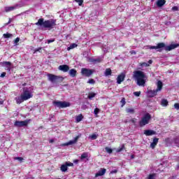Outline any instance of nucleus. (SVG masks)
<instances>
[{
	"label": "nucleus",
	"mask_w": 179,
	"mask_h": 179,
	"mask_svg": "<svg viewBox=\"0 0 179 179\" xmlns=\"http://www.w3.org/2000/svg\"><path fill=\"white\" fill-rule=\"evenodd\" d=\"M178 47H179L178 43H173L166 46L165 43H157L156 46L147 45L146 48L147 50H157V51H159V52H162V51H163V49L165 50V51H171V50H174Z\"/></svg>",
	"instance_id": "f257e3e1"
},
{
	"label": "nucleus",
	"mask_w": 179,
	"mask_h": 179,
	"mask_svg": "<svg viewBox=\"0 0 179 179\" xmlns=\"http://www.w3.org/2000/svg\"><path fill=\"white\" fill-rule=\"evenodd\" d=\"M23 92L21 93L20 96L15 97L17 104H20L23 103V101H26V100H29L33 97V90L29 87H23Z\"/></svg>",
	"instance_id": "f03ea898"
},
{
	"label": "nucleus",
	"mask_w": 179,
	"mask_h": 179,
	"mask_svg": "<svg viewBox=\"0 0 179 179\" xmlns=\"http://www.w3.org/2000/svg\"><path fill=\"white\" fill-rule=\"evenodd\" d=\"M36 26H40L45 29H54L55 26H57L56 21L55 20H48L44 21V18H41L35 24Z\"/></svg>",
	"instance_id": "7ed1b4c3"
},
{
	"label": "nucleus",
	"mask_w": 179,
	"mask_h": 179,
	"mask_svg": "<svg viewBox=\"0 0 179 179\" xmlns=\"http://www.w3.org/2000/svg\"><path fill=\"white\" fill-rule=\"evenodd\" d=\"M134 78L136 80V83L138 86H145L146 83V75L142 71H136L134 72Z\"/></svg>",
	"instance_id": "20e7f679"
},
{
	"label": "nucleus",
	"mask_w": 179,
	"mask_h": 179,
	"mask_svg": "<svg viewBox=\"0 0 179 179\" xmlns=\"http://www.w3.org/2000/svg\"><path fill=\"white\" fill-rule=\"evenodd\" d=\"M162 89H163V83L161 80H159L157 83V89L155 90H150L148 92L149 97H155V96L157 95L159 92H162Z\"/></svg>",
	"instance_id": "39448f33"
},
{
	"label": "nucleus",
	"mask_w": 179,
	"mask_h": 179,
	"mask_svg": "<svg viewBox=\"0 0 179 179\" xmlns=\"http://www.w3.org/2000/svg\"><path fill=\"white\" fill-rule=\"evenodd\" d=\"M48 80L50 82H52V83H55L57 82H59L61 83V82H64V77L62 76H55L54 74H48Z\"/></svg>",
	"instance_id": "423d86ee"
},
{
	"label": "nucleus",
	"mask_w": 179,
	"mask_h": 179,
	"mask_svg": "<svg viewBox=\"0 0 179 179\" xmlns=\"http://www.w3.org/2000/svg\"><path fill=\"white\" fill-rule=\"evenodd\" d=\"M151 118H152V116L150 115V114L149 113L145 114L139 122L140 127H145V125H148Z\"/></svg>",
	"instance_id": "0eeeda50"
},
{
	"label": "nucleus",
	"mask_w": 179,
	"mask_h": 179,
	"mask_svg": "<svg viewBox=\"0 0 179 179\" xmlns=\"http://www.w3.org/2000/svg\"><path fill=\"white\" fill-rule=\"evenodd\" d=\"M54 106L59 107V108H65L71 106V103L66 101H55L53 102Z\"/></svg>",
	"instance_id": "6e6552de"
},
{
	"label": "nucleus",
	"mask_w": 179,
	"mask_h": 179,
	"mask_svg": "<svg viewBox=\"0 0 179 179\" xmlns=\"http://www.w3.org/2000/svg\"><path fill=\"white\" fill-rule=\"evenodd\" d=\"M29 122L30 120H24V121H16L14 123L15 127H17L18 128H22V127H27L29 125Z\"/></svg>",
	"instance_id": "1a4fd4ad"
},
{
	"label": "nucleus",
	"mask_w": 179,
	"mask_h": 179,
	"mask_svg": "<svg viewBox=\"0 0 179 179\" xmlns=\"http://www.w3.org/2000/svg\"><path fill=\"white\" fill-rule=\"evenodd\" d=\"M19 8H22V6L20 4H15L13 6H6L4 8L5 12H12V10H15V9H19Z\"/></svg>",
	"instance_id": "9d476101"
},
{
	"label": "nucleus",
	"mask_w": 179,
	"mask_h": 179,
	"mask_svg": "<svg viewBox=\"0 0 179 179\" xmlns=\"http://www.w3.org/2000/svg\"><path fill=\"white\" fill-rule=\"evenodd\" d=\"M81 73L84 76H87V78H89V76H90L93 73V70L86 69V68H83L81 69Z\"/></svg>",
	"instance_id": "9b49d317"
},
{
	"label": "nucleus",
	"mask_w": 179,
	"mask_h": 179,
	"mask_svg": "<svg viewBox=\"0 0 179 179\" xmlns=\"http://www.w3.org/2000/svg\"><path fill=\"white\" fill-rule=\"evenodd\" d=\"M124 80H125V74L124 73H122L117 78V83L118 85H121V83H122V82H124Z\"/></svg>",
	"instance_id": "f8f14e48"
},
{
	"label": "nucleus",
	"mask_w": 179,
	"mask_h": 179,
	"mask_svg": "<svg viewBox=\"0 0 179 179\" xmlns=\"http://www.w3.org/2000/svg\"><path fill=\"white\" fill-rule=\"evenodd\" d=\"M103 61V57H98V58H90L89 62H92V64H99Z\"/></svg>",
	"instance_id": "ddd939ff"
},
{
	"label": "nucleus",
	"mask_w": 179,
	"mask_h": 179,
	"mask_svg": "<svg viewBox=\"0 0 179 179\" xmlns=\"http://www.w3.org/2000/svg\"><path fill=\"white\" fill-rule=\"evenodd\" d=\"M78 139H79V136H76L73 140L69 141L66 143L64 144V146H69L71 145H75L78 142Z\"/></svg>",
	"instance_id": "4468645a"
},
{
	"label": "nucleus",
	"mask_w": 179,
	"mask_h": 179,
	"mask_svg": "<svg viewBox=\"0 0 179 179\" xmlns=\"http://www.w3.org/2000/svg\"><path fill=\"white\" fill-rule=\"evenodd\" d=\"M59 70L62 72H68V71H69V66L66 64L60 65L59 66Z\"/></svg>",
	"instance_id": "2eb2a0df"
},
{
	"label": "nucleus",
	"mask_w": 179,
	"mask_h": 179,
	"mask_svg": "<svg viewBox=\"0 0 179 179\" xmlns=\"http://www.w3.org/2000/svg\"><path fill=\"white\" fill-rule=\"evenodd\" d=\"M106 171H107L106 169H101V170L96 173L95 177H100L101 176H104V174H106Z\"/></svg>",
	"instance_id": "dca6fc26"
},
{
	"label": "nucleus",
	"mask_w": 179,
	"mask_h": 179,
	"mask_svg": "<svg viewBox=\"0 0 179 179\" xmlns=\"http://www.w3.org/2000/svg\"><path fill=\"white\" fill-rule=\"evenodd\" d=\"M157 143H159V138H155L154 139H153V142L152 143H151V144H150V148H152V149H155V148H156V145H157Z\"/></svg>",
	"instance_id": "f3484780"
},
{
	"label": "nucleus",
	"mask_w": 179,
	"mask_h": 179,
	"mask_svg": "<svg viewBox=\"0 0 179 179\" xmlns=\"http://www.w3.org/2000/svg\"><path fill=\"white\" fill-rule=\"evenodd\" d=\"M156 134V131L153 130H145L144 131V135H146V136H150L152 135H155Z\"/></svg>",
	"instance_id": "a211bd4d"
},
{
	"label": "nucleus",
	"mask_w": 179,
	"mask_h": 179,
	"mask_svg": "<svg viewBox=\"0 0 179 179\" xmlns=\"http://www.w3.org/2000/svg\"><path fill=\"white\" fill-rule=\"evenodd\" d=\"M166 3V0H157V6L158 8H162Z\"/></svg>",
	"instance_id": "6ab92c4d"
},
{
	"label": "nucleus",
	"mask_w": 179,
	"mask_h": 179,
	"mask_svg": "<svg viewBox=\"0 0 179 179\" xmlns=\"http://www.w3.org/2000/svg\"><path fill=\"white\" fill-rule=\"evenodd\" d=\"M76 70L75 69H72L69 71V74L70 75V76H71V78H75V76H76Z\"/></svg>",
	"instance_id": "aec40b11"
},
{
	"label": "nucleus",
	"mask_w": 179,
	"mask_h": 179,
	"mask_svg": "<svg viewBox=\"0 0 179 179\" xmlns=\"http://www.w3.org/2000/svg\"><path fill=\"white\" fill-rule=\"evenodd\" d=\"M78 47V44L71 43L69 47L67 48V51H71V50H73V48H76Z\"/></svg>",
	"instance_id": "412c9836"
},
{
	"label": "nucleus",
	"mask_w": 179,
	"mask_h": 179,
	"mask_svg": "<svg viewBox=\"0 0 179 179\" xmlns=\"http://www.w3.org/2000/svg\"><path fill=\"white\" fill-rule=\"evenodd\" d=\"M168 104H169V101H167V99H162V100L161 105L163 107H167Z\"/></svg>",
	"instance_id": "4be33fe9"
},
{
	"label": "nucleus",
	"mask_w": 179,
	"mask_h": 179,
	"mask_svg": "<svg viewBox=\"0 0 179 179\" xmlns=\"http://www.w3.org/2000/svg\"><path fill=\"white\" fill-rule=\"evenodd\" d=\"M89 157V153L88 152H83L81 155L80 159L81 160H83V159H87Z\"/></svg>",
	"instance_id": "5701e85b"
},
{
	"label": "nucleus",
	"mask_w": 179,
	"mask_h": 179,
	"mask_svg": "<svg viewBox=\"0 0 179 179\" xmlns=\"http://www.w3.org/2000/svg\"><path fill=\"white\" fill-rule=\"evenodd\" d=\"M126 113L129 114H134V113H135V109L131 108H126Z\"/></svg>",
	"instance_id": "b1692460"
},
{
	"label": "nucleus",
	"mask_w": 179,
	"mask_h": 179,
	"mask_svg": "<svg viewBox=\"0 0 179 179\" xmlns=\"http://www.w3.org/2000/svg\"><path fill=\"white\" fill-rule=\"evenodd\" d=\"M111 69H106L105 71V76H110L111 75Z\"/></svg>",
	"instance_id": "393cba45"
},
{
	"label": "nucleus",
	"mask_w": 179,
	"mask_h": 179,
	"mask_svg": "<svg viewBox=\"0 0 179 179\" xmlns=\"http://www.w3.org/2000/svg\"><path fill=\"white\" fill-rule=\"evenodd\" d=\"M76 122H80V121L83 120V115H82V114H80L78 116L76 117Z\"/></svg>",
	"instance_id": "a878e982"
},
{
	"label": "nucleus",
	"mask_w": 179,
	"mask_h": 179,
	"mask_svg": "<svg viewBox=\"0 0 179 179\" xmlns=\"http://www.w3.org/2000/svg\"><path fill=\"white\" fill-rule=\"evenodd\" d=\"M2 65H3V66L6 67V66H9L12 65V63H10V62H3L2 63Z\"/></svg>",
	"instance_id": "bb28decb"
},
{
	"label": "nucleus",
	"mask_w": 179,
	"mask_h": 179,
	"mask_svg": "<svg viewBox=\"0 0 179 179\" xmlns=\"http://www.w3.org/2000/svg\"><path fill=\"white\" fill-rule=\"evenodd\" d=\"M95 96H96V93L91 92L89 94L88 99H90V100H92V99H93V97H95Z\"/></svg>",
	"instance_id": "cd10ccee"
},
{
	"label": "nucleus",
	"mask_w": 179,
	"mask_h": 179,
	"mask_svg": "<svg viewBox=\"0 0 179 179\" xmlns=\"http://www.w3.org/2000/svg\"><path fill=\"white\" fill-rule=\"evenodd\" d=\"M66 170H68V166L67 165H62L61 166V171H63V172H65L66 171Z\"/></svg>",
	"instance_id": "c85d7f7f"
},
{
	"label": "nucleus",
	"mask_w": 179,
	"mask_h": 179,
	"mask_svg": "<svg viewBox=\"0 0 179 179\" xmlns=\"http://www.w3.org/2000/svg\"><path fill=\"white\" fill-rule=\"evenodd\" d=\"M105 150L106 152H107V153H109V155H111V153H113V149L108 147L105 148Z\"/></svg>",
	"instance_id": "c756f323"
},
{
	"label": "nucleus",
	"mask_w": 179,
	"mask_h": 179,
	"mask_svg": "<svg viewBox=\"0 0 179 179\" xmlns=\"http://www.w3.org/2000/svg\"><path fill=\"white\" fill-rule=\"evenodd\" d=\"M148 179H156V173L150 174Z\"/></svg>",
	"instance_id": "7c9ffc66"
},
{
	"label": "nucleus",
	"mask_w": 179,
	"mask_h": 179,
	"mask_svg": "<svg viewBox=\"0 0 179 179\" xmlns=\"http://www.w3.org/2000/svg\"><path fill=\"white\" fill-rule=\"evenodd\" d=\"M98 136H99L97 134H92V135L90 136V139H92L93 141H94V140L97 139Z\"/></svg>",
	"instance_id": "2f4dec72"
},
{
	"label": "nucleus",
	"mask_w": 179,
	"mask_h": 179,
	"mask_svg": "<svg viewBox=\"0 0 179 179\" xmlns=\"http://www.w3.org/2000/svg\"><path fill=\"white\" fill-rule=\"evenodd\" d=\"M3 37H4V38H10V37H12V34H4L3 35Z\"/></svg>",
	"instance_id": "473e14b6"
},
{
	"label": "nucleus",
	"mask_w": 179,
	"mask_h": 179,
	"mask_svg": "<svg viewBox=\"0 0 179 179\" xmlns=\"http://www.w3.org/2000/svg\"><path fill=\"white\" fill-rule=\"evenodd\" d=\"M75 2L78 3L79 6H82V5H83V0H75Z\"/></svg>",
	"instance_id": "72a5a7b5"
},
{
	"label": "nucleus",
	"mask_w": 179,
	"mask_h": 179,
	"mask_svg": "<svg viewBox=\"0 0 179 179\" xmlns=\"http://www.w3.org/2000/svg\"><path fill=\"white\" fill-rule=\"evenodd\" d=\"M120 103L122 104V107H124L125 104H127V101H125V98H122V100L120 101Z\"/></svg>",
	"instance_id": "f704fd0d"
},
{
	"label": "nucleus",
	"mask_w": 179,
	"mask_h": 179,
	"mask_svg": "<svg viewBox=\"0 0 179 179\" xmlns=\"http://www.w3.org/2000/svg\"><path fill=\"white\" fill-rule=\"evenodd\" d=\"M14 160H18V162H20L22 163V162H23L24 159H23V157H14Z\"/></svg>",
	"instance_id": "c9c22d12"
},
{
	"label": "nucleus",
	"mask_w": 179,
	"mask_h": 179,
	"mask_svg": "<svg viewBox=\"0 0 179 179\" xmlns=\"http://www.w3.org/2000/svg\"><path fill=\"white\" fill-rule=\"evenodd\" d=\"M87 83H90V85H94L95 81H94V79H90V80L87 81Z\"/></svg>",
	"instance_id": "e433bc0d"
},
{
	"label": "nucleus",
	"mask_w": 179,
	"mask_h": 179,
	"mask_svg": "<svg viewBox=\"0 0 179 179\" xmlns=\"http://www.w3.org/2000/svg\"><path fill=\"white\" fill-rule=\"evenodd\" d=\"M134 96H136V97H139V96H141V91H139V92H134Z\"/></svg>",
	"instance_id": "4c0bfd02"
},
{
	"label": "nucleus",
	"mask_w": 179,
	"mask_h": 179,
	"mask_svg": "<svg viewBox=\"0 0 179 179\" xmlns=\"http://www.w3.org/2000/svg\"><path fill=\"white\" fill-rule=\"evenodd\" d=\"M94 113L95 115H97V114H99V113H100V109H99L98 108H95L94 110Z\"/></svg>",
	"instance_id": "58836bf2"
},
{
	"label": "nucleus",
	"mask_w": 179,
	"mask_h": 179,
	"mask_svg": "<svg viewBox=\"0 0 179 179\" xmlns=\"http://www.w3.org/2000/svg\"><path fill=\"white\" fill-rule=\"evenodd\" d=\"M10 69H12V65L6 66V71L10 72Z\"/></svg>",
	"instance_id": "ea45409f"
},
{
	"label": "nucleus",
	"mask_w": 179,
	"mask_h": 179,
	"mask_svg": "<svg viewBox=\"0 0 179 179\" xmlns=\"http://www.w3.org/2000/svg\"><path fill=\"white\" fill-rule=\"evenodd\" d=\"M175 143H176V146H178V148H179V138H176L175 139Z\"/></svg>",
	"instance_id": "a19ab883"
},
{
	"label": "nucleus",
	"mask_w": 179,
	"mask_h": 179,
	"mask_svg": "<svg viewBox=\"0 0 179 179\" xmlns=\"http://www.w3.org/2000/svg\"><path fill=\"white\" fill-rule=\"evenodd\" d=\"M47 41H48V44H50V43H54V41H55V38L48 39Z\"/></svg>",
	"instance_id": "79ce46f5"
},
{
	"label": "nucleus",
	"mask_w": 179,
	"mask_h": 179,
	"mask_svg": "<svg viewBox=\"0 0 179 179\" xmlns=\"http://www.w3.org/2000/svg\"><path fill=\"white\" fill-rule=\"evenodd\" d=\"M19 41H20V38H15V41H14V44H17Z\"/></svg>",
	"instance_id": "37998d69"
},
{
	"label": "nucleus",
	"mask_w": 179,
	"mask_h": 179,
	"mask_svg": "<svg viewBox=\"0 0 179 179\" xmlns=\"http://www.w3.org/2000/svg\"><path fill=\"white\" fill-rule=\"evenodd\" d=\"M174 107L176 110H179V103H175Z\"/></svg>",
	"instance_id": "c03bdc74"
},
{
	"label": "nucleus",
	"mask_w": 179,
	"mask_h": 179,
	"mask_svg": "<svg viewBox=\"0 0 179 179\" xmlns=\"http://www.w3.org/2000/svg\"><path fill=\"white\" fill-rule=\"evenodd\" d=\"M141 66H149V64H148L146 62H143L141 64Z\"/></svg>",
	"instance_id": "a18cd8bd"
},
{
	"label": "nucleus",
	"mask_w": 179,
	"mask_h": 179,
	"mask_svg": "<svg viewBox=\"0 0 179 179\" xmlns=\"http://www.w3.org/2000/svg\"><path fill=\"white\" fill-rule=\"evenodd\" d=\"M5 76H6V73H5V72H3V73L1 74V76H0V77H1V78H5Z\"/></svg>",
	"instance_id": "49530a36"
},
{
	"label": "nucleus",
	"mask_w": 179,
	"mask_h": 179,
	"mask_svg": "<svg viewBox=\"0 0 179 179\" xmlns=\"http://www.w3.org/2000/svg\"><path fill=\"white\" fill-rule=\"evenodd\" d=\"M131 122L133 123V124H136V118H133L131 120Z\"/></svg>",
	"instance_id": "de8ad7c7"
},
{
	"label": "nucleus",
	"mask_w": 179,
	"mask_h": 179,
	"mask_svg": "<svg viewBox=\"0 0 179 179\" xmlns=\"http://www.w3.org/2000/svg\"><path fill=\"white\" fill-rule=\"evenodd\" d=\"M66 166H73V163H68V162H66Z\"/></svg>",
	"instance_id": "09e8293b"
},
{
	"label": "nucleus",
	"mask_w": 179,
	"mask_h": 179,
	"mask_svg": "<svg viewBox=\"0 0 179 179\" xmlns=\"http://www.w3.org/2000/svg\"><path fill=\"white\" fill-rule=\"evenodd\" d=\"M172 10H178V7H177V6H173V7L172 8Z\"/></svg>",
	"instance_id": "8fccbe9b"
},
{
	"label": "nucleus",
	"mask_w": 179,
	"mask_h": 179,
	"mask_svg": "<svg viewBox=\"0 0 179 179\" xmlns=\"http://www.w3.org/2000/svg\"><path fill=\"white\" fill-rule=\"evenodd\" d=\"M103 50L104 52H107V51H108V48H103Z\"/></svg>",
	"instance_id": "3c124183"
},
{
	"label": "nucleus",
	"mask_w": 179,
	"mask_h": 179,
	"mask_svg": "<svg viewBox=\"0 0 179 179\" xmlns=\"http://www.w3.org/2000/svg\"><path fill=\"white\" fill-rule=\"evenodd\" d=\"M11 22H12V18H10L8 22H7V23L6 24V25L10 24V23Z\"/></svg>",
	"instance_id": "603ef678"
},
{
	"label": "nucleus",
	"mask_w": 179,
	"mask_h": 179,
	"mask_svg": "<svg viewBox=\"0 0 179 179\" xmlns=\"http://www.w3.org/2000/svg\"><path fill=\"white\" fill-rule=\"evenodd\" d=\"M117 173V170L111 171L110 174H115Z\"/></svg>",
	"instance_id": "864d4df0"
},
{
	"label": "nucleus",
	"mask_w": 179,
	"mask_h": 179,
	"mask_svg": "<svg viewBox=\"0 0 179 179\" xmlns=\"http://www.w3.org/2000/svg\"><path fill=\"white\" fill-rule=\"evenodd\" d=\"M131 54H136V52H135V50H132L131 52Z\"/></svg>",
	"instance_id": "5fc2aeb1"
},
{
	"label": "nucleus",
	"mask_w": 179,
	"mask_h": 179,
	"mask_svg": "<svg viewBox=\"0 0 179 179\" xmlns=\"http://www.w3.org/2000/svg\"><path fill=\"white\" fill-rule=\"evenodd\" d=\"M24 86H26V83L20 85V87H24Z\"/></svg>",
	"instance_id": "6e6d98bb"
},
{
	"label": "nucleus",
	"mask_w": 179,
	"mask_h": 179,
	"mask_svg": "<svg viewBox=\"0 0 179 179\" xmlns=\"http://www.w3.org/2000/svg\"><path fill=\"white\" fill-rule=\"evenodd\" d=\"M40 50H41V48H38V49H36V50H35V52H37V51H40Z\"/></svg>",
	"instance_id": "4d7b16f0"
},
{
	"label": "nucleus",
	"mask_w": 179,
	"mask_h": 179,
	"mask_svg": "<svg viewBox=\"0 0 179 179\" xmlns=\"http://www.w3.org/2000/svg\"><path fill=\"white\" fill-rule=\"evenodd\" d=\"M152 62H153V61H152V60L148 61V64H152Z\"/></svg>",
	"instance_id": "13d9d810"
},
{
	"label": "nucleus",
	"mask_w": 179,
	"mask_h": 179,
	"mask_svg": "<svg viewBox=\"0 0 179 179\" xmlns=\"http://www.w3.org/2000/svg\"><path fill=\"white\" fill-rule=\"evenodd\" d=\"M131 159H135V155H131Z\"/></svg>",
	"instance_id": "bf43d9fd"
},
{
	"label": "nucleus",
	"mask_w": 179,
	"mask_h": 179,
	"mask_svg": "<svg viewBox=\"0 0 179 179\" xmlns=\"http://www.w3.org/2000/svg\"><path fill=\"white\" fill-rule=\"evenodd\" d=\"M52 142H54V140H50V143H52Z\"/></svg>",
	"instance_id": "052dcab7"
},
{
	"label": "nucleus",
	"mask_w": 179,
	"mask_h": 179,
	"mask_svg": "<svg viewBox=\"0 0 179 179\" xmlns=\"http://www.w3.org/2000/svg\"><path fill=\"white\" fill-rule=\"evenodd\" d=\"M171 23V22H168L166 23V24H170Z\"/></svg>",
	"instance_id": "680f3d73"
},
{
	"label": "nucleus",
	"mask_w": 179,
	"mask_h": 179,
	"mask_svg": "<svg viewBox=\"0 0 179 179\" xmlns=\"http://www.w3.org/2000/svg\"><path fill=\"white\" fill-rule=\"evenodd\" d=\"M118 152H121V150H119Z\"/></svg>",
	"instance_id": "e2e57ef3"
},
{
	"label": "nucleus",
	"mask_w": 179,
	"mask_h": 179,
	"mask_svg": "<svg viewBox=\"0 0 179 179\" xmlns=\"http://www.w3.org/2000/svg\"><path fill=\"white\" fill-rule=\"evenodd\" d=\"M152 1H155V0H152Z\"/></svg>",
	"instance_id": "0e129e2a"
}]
</instances>
